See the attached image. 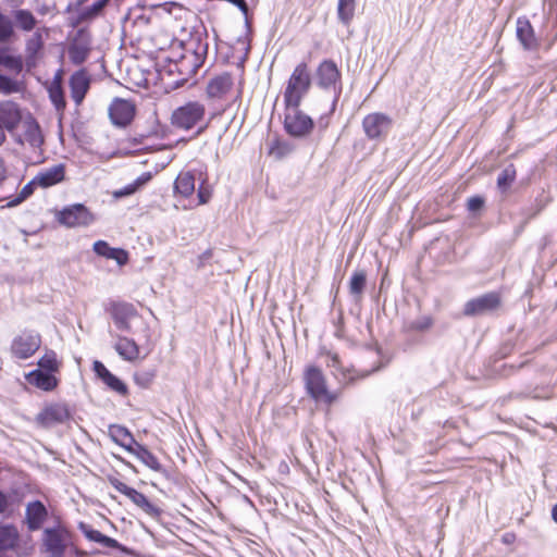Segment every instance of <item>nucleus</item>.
Here are the masks:
<instances>
[{
    "label": "nucleus",
    "instance_id": "nucleus-1",
    "mask_svg": "<svg viewBox=\"0 0 557 557\" xmlns=\"http://www.w3.org/2000/svg\"><path fill=\"white\" fill-rule=\"evenodd\" d=\"M311 77L306 63H299L293 71L285 91V106H300L302 98L309 91Z\"/></svg>",
    "mask_w": 557,
    "mask_h": 557
},
{
    "label": "nucleus",
    "instance_id": "nucleus-2",
    "mask_svg": "<svg viewBox=\"0 0 557 557\" xmlns=\"http://www.w3.org/2000/svg\"><path fill=\"white\" fill-rule=\"evenodd\" d=\"M71 543L72 534L62 524L46 528L41 535V548L47 557H63Z\"/></svg>",
    "mask_w": 557,
    "mask_h": 557
},
{
    "label": "nucleus",
    "instance_id": "nucleus-3",
    "mask_svg": "<svg viewBox=\"0 0 557 557\" xmlns=\"http://www.w3.org/2000/svg\"><path fill=\"white\" fill-rule=\"evenodd\" d=\"M206 115V106L200 101H188L177 107L171 114V124L180 129L189 131L201 123Z\"/></svg>",
    "mask_w": 557,
    "mask_h": 557
},
{
    "label": "nucleus",
    "instance_id": "nucleus-4",
    "mask_svg": "<svg viewBox=\"0 0 557 557\" xmlns=\"http://www.w3.org/2000/svg\"><path fill=\"white\" fill-rule=\"evenodd\" d=\"M305 385L308 394L317 401L332 404L336 400L337 395L327 391L325 377L322 371L310 366L305 370Z\"/></svg>",
    "mask_w": 557,
    "mask_h": 557
},
{
    "label": "nucleus",
    "instance_id": "nucleus-5",
    "mask_svg": "<svg viewBox=\"0 0 557 557\" xmlns=\"http://www.w3.org/2000/svg\"><path fill=\"white\" fill-rule=\"evenodd\" d=\"M361 125L369 140L383 141L393 127V120L385 113L372 112L362 119Z\"/></svg>",
    "mask_w": 557,
    "mask_h": 557
},
{
    "label": "nucleus",
    "instance_id": "nucleus-6",
    "mask_svg": "<svg viewBox=\"0 0 557 557\" xmlns=\"http://www.w3.org/2000/svg\"><path fill=\"white\" fill-rule=\"evenodd\" d=\"M284 127L293 137H305L313 129L312 119L299 110V106H285Z\"/></svg>",
    "mask_w": 557,
    "mask_h": 557
},
{
    "label": "nucleus",
    "instance_id": "nucleus-7",
    "mask_svg": "<svg viewBox=\"0 0 557 557\" xmlns=\"http://www.w3.org/2000/svg\"><path fill=\"white\" fill-rule=\"evenodd\" d=\"M41 336L35 331H24L11 344V352L17 359L30 358L40 347Z\"/></svg>",
    "mask_w": 557,
    "mask_h": 557
},
{
    "label": "nucleus",
    "instance_id": "nucleus-8",
    "mask_svg": "<svg viewBox=\"0 0 557 557\" xmlns=\"http://www.w3.org/2000/svg\"><path fill=\"white\" fill-rule=\"evenodd\" d=\"M110 484L121 494L128 497L137 507H139L145 513L152 518L160 516L161 510L154 504L150 503L149 499L137 490L126 485L116 478H109Z\"/></svg>",
    "mask_w": 557,
    "mask_h": 557
},
{
    "label": "nucleus",
    "instance_id": "nucleus-9",
    "mask_svg": "<svg viewBox=\"0 0 557 557\" xmlns=\"http://www.w3.org/2000/svg\"><path fill=\"white\" fill-rule=\"evenodd\" d=\"M109 312L115 326L123 332H132V321L141 320L136 308L128 302H112Z\"/></svg>",
    "mask_w": 557,
    "mask_h": 557
},
{
    "label": "nucleus",
    "instance_id": "nucleus-10",
    "mask_svg": "<svg viewBox=\"0 0 557 557\" xmlns=\"http://www.w3.org/2000/svg\"><path fill=\"white\" fill-rule=\"evenodd\" d=\"M72 418L67 405L53 403L47 405L36 417V421L44 428H52L63 424Z\"/></svg>",
    "mask_w": 557,
    "mask_h": 557
},
{
    "label": "nucleus",
    "instance_id": "nucleus-11",
    "mask_svg": "<svg viewBox=\"0 0 557 557\" xmlns=\"http://www.w3.org/2000/svg\"><path fill=\"white\" fill-rule=\"evenodd\" d=\"M58 221L66 227L88 226L94 222V215L81 205H73L59 212Z\"/></svg>",
    "mask_w": 557,
    "mask_h": 557
},
{
    "label": "nucleus",
    "instance_id": "nucleus-12",
    "mask_svg": "<svg viewBox=\"0 0 557 557\" xmlns=\"http://www.w3.org/2000/svg\"><path fill=\"white\" fill-rule=\"evenodd\" d=\"M500 305V297L497 293H487L466 302L465 315H482L494 311Z\"/></svg>",
    "mask_w": 557,
    "mask_h": 557
},
{
    "label": "nucleus",
    "instance_id": "nucleus-13",
    "mask_svg": "<svg viewBox=\"0 0 557 557\" xmlns=\"http://www.w3.org/2000/svg\"><path fill=\"white\" fill-rule=\"evenodd\" d=\"M135 111L136 108L132 101L115 98L109 107V116L114 125L124 127L132 122Z\"/></svg>",
    "mask_w": 557,
    "mask_h": 557
},
{
    "label": "nucleus",
    "instance_id": "nucleus-14",
    "mask_svg": "<svg viewBox=\"0 0 557 557\" xmlns=\"http://www.w3.org/2000/svg\"><path fill=\"white\" fill-rule=\"evenodd\" d=\"M21 535L16 525L0 522V555L8 552L17 553Z\"/></svg>",
    "mask_w": 557,
    "mask_h": 557
},
{
    "label": "nucleus",
    "instance_id": "nucleus-15",
    "mask_svg": "<svg viewBox=\"0 0 557 557\" xmlns=\"http://www.w3.org/2000/svg\"><path fill=\"white\" fill-rule=\"evenodd\" d=\"M114 350L124 361L135 362L140 359L141 347L131 337L116 335Z\"/></svg>",
    "mask_w": 557,
    "mask_h": 557
},
{
    "label": "nucleus",
    "instance_id": "nucleus-16",
    "mask_svg": "<svg viewBox=\"0 0 557 557\" xmlns=\"http://www.w3.org/2000/svg\"><path fill=\"white\" fill-rule=\"evenodd\" d=\"M21 120L22 114L15 102L9 100L0 102V127L3 131H13Z\"/></svg>",
    "mask_w": 557,
    "mask_h": 557
},
{
    "label": "nucleus",
    "instance_id": "nucleus-17",
    "mask_svg": "<svg viewBox=\"0 0 557 557\" xmlns=\"http://www.w3.org/2000/svg\"><path fill=\"white\" fill-rule=\"evenodd\" d=\"M319 86L323 88L336 87L341 79V73L336 64L331 60H324L317 70Z\"/></svg>",
    "mask_w": 557,
    "mask_h": 557
},
{
    "label": "nucleus",
    "instance_id": "nucleus-18",
    "mask_svg": "<svg viewBox=\"0 0 557 557\" xmlns=\"http://www.w3.org/2000/svg\"><path fill=\"white\" fill-rule=\"evenodd\" d=\"M92 369L97 376L112 391L116 392L120 395L127 394V386L124 382H122L117 376L111 373L106 366L98 360H95L92 363Z\"/></svg>",
    "mask_w": 557,
    "mask_h": 557
},
{
    "label": "nucleus",
    "instance_id": "nucleus-19",
    "mask_svg": "<svg viewBox=\"0 0 557 557\" xmlns=\"http://www.w3.org/2000/svg\"><path fill=\"white\" fill-rule=\"evenodd\" d=\"M90 86V78L86 71L79 70L70 78L71 97L74 102L79 106Z\"/></svg>",
    "mask_w": 557,
    "mask_h": 557
},
{
    "label": "nucleus",
    "instance_id": "nucleus-20",
    "mask_svg": "<svg viewBox=\"0 0 557 557\" xmlns=\"http://www.w3.org/2000/svg\"><path fill=\"white\" fill-rule=\"evenodd\" d=\"M65 166L64 164H55L51 168L45 169L34 177V183L37 186L47 188L53 186L64 180Z\"/></svg>",
    "mask_w": 557,
    "mask_h": 557
},
{
    "label": "nucleus",
    "instance_id": "nucleus-21",
    "mask_svg": "<svg viewBox=\"0 0 557 557\" xmlns=\"http://www.w3.org/2000/svg\"><path fill=\"white\" fill-rule=\"evenodd\" d=\"M233 87V79L228 73L220 74L208 83L207 95L209 98L221 99Z\"/></svg>",
    "mask_w": 557,
    "mask_h": 557
},
{
    "label": "nucleus",
    "instance_id": "nucleus-22",
    "mask_svg": "<svg viewBox=\"0 0 557 557\" xmlns=\"http://www.w3.org/2000/svg\"><path fill=\"white\" fill-rule=\"evenodd\" d=\"M92 248L98 256L114 260L121 267L128 262V252L126 250L110 247L104 240H97Z\"/></svg>",
    "mask_w": 557,
    "mask_h": 557
},
{
    "label": "nucleus",
    "instance_id": "nucleus-23",
    "mask_svg": "<svg viewBox=\"0 0 557 557\" xmlns=\"http://www.w3.org/2000/svg\"><path fill=\"white\" fill-rule=\"evenodd\" d=\"M48 516L47 509L39 500L32 502L26 507V521L30 531L39 530Z\"/></svg>",
    "mask_w": 557,
    "mask_h": 557
},
{
    "label": "nucleus",
    "instance_id": "nucleus-24",
    "mask_svg": "<svg viewBox=\"0 0 557 557\" xmlns=\"http://www.w3.org/2000/svg\"><path fill=\"white\" fill-rule=\"evenodd\" d=\"M24 131L20 137V143L36 149L39 148L44 143V137L39 125L34 120H27L24 122Z\"/></svg>",
    "mask_w": 557,
    "mask_h": 557
},
{
    "label": "nucleus",
    "instance_id": "nucleus-25",
    "mask_svg": "<svg viewBox=\"0 0 557 557\" xmlns=\"http://www.w3.org/2000/svg\"><path fill=\"white\" fill-rule=\"evenodd\" d=\"M110 438L125 450L133 451L134 446L137 444L132 433L122 425L112 424L109 426Z\"/></svg>",
    "mask_w": 557,
    "mask_h": 557
},
{
    "label": "nucleus",
    "instance_id": "nucleus-26",
    "mask_svg": "<svg viewBox=\"0 0 557 557\" xmlns=\"http://www.w3.org/2000/svg\"><path fill=\"white\" fill-rule=\"evenodd\" d=\"M26 381L30 384L40 388L42 391H52L58 381L54 375L50 372H45L40 369L33 370L28 374H26Z\"/></svg>",
    "mask_w": 557,
    "mask_h": 557
},
{
    "label": "nucleus",
    "instance_id": "nucleus-27",
    "mask_svg": "<svg viewBox=\"0 0 557 557\" xmlns=\"http://www.w3.org/2000/svg\"><path fill=\"white\" fill-rule=\"evenodd\" d=\"M78 529L82 531L85 537L91 542L99 543L103 547L108 548H121V544L116 540L102 534L100 531L92 529L90 525L84 522L78 524Z\"/></svg>",
    "mask_w": 557,
    "mask_h": 557
},
{
    "label": "nucleus",
    "instance_id": "nucleus-28",
    "mask_svg": "<svg viewBox=\"0 0 557 557\" xmlns=\"http://www.w3.org/2000/svg\"><path fill=\"white\" fill-rule=\"evenodd\" d=\"M89 41L83 36L75 38L69 48V58L72 63L79 65L86 61L89 55Z\"/></svg>",
    "mask_w": 557,
    "mask_h": 557
},
{
    "label": "nucleus",
    "instance_id": "nucleus-29",
    "mask_svg": "<svg viewBox=\"0 0 557 557\" xmlns=\"http://www.w3.org/2000/svg\"><path fill=\"white\" fill-rule=\"evenodd\" d=\"M516 33L524 49L531 50L536 47L533 27L528 20L518 18Z\"/></svg>",
    "mask_w": 557,
    "mask_h": 557
},
{
    "label": "nucleus",
    "instance_id": "nucleus-30",
    "mask_svg": "<svg viewBox=\"0 0 557 557\" xmlns=\"http://www.w3.org/2000/svg\"><path fill=\"white\" fill-rule=\"evenodd\" d=\"M13 24L17 27V29L30 33L36 28L37 18L36 16L26 9H16L12 11Z\"/></svg>",
    "mask_w": 557,
    "mask_h": 557
},
{
    "label": "nucleus",
    "instance_id": "nucleus-31",
    "mask_svg": "<svg viewBox=\"0 0 557 557\" xmlns=\"http://www.w3.org/2000/svg\"><path fill=\"white\" fill-rule=\"evenodd\" d=\"M195 175L190 171L181 172L174 183V189L183 197H189L195 191Z\"/></svg>",
    "mask_w": 557,
    "mask_h": 557
},
{
    "label": "nucleus",
    "instance_id": "nucleus-32",
    "mask_svg": "<svg viewBox=\"0 0 557 557\" xmlns=\"http://www.w3.org/2000/svg\"><path fill=\"white\" fill-rule=\"evenodd\" d=\"M46 28H37L25 42V52L28 60H35L44 47V32Z\"/></svg>",
    "mask_w": 557,
    "mask_h": 557
},
{
    "label": "nucleus",
    "instance_id": "nucleus-33",
    "mask_svg": "<svg viewBox=\"0 0 557 557\" xmlns=\"http://www.w3.org/2000/svg\"><path fill=\"white\" fill-rule=\"evenodd\" d=\"M129 454L134 455L151 470L159 471L161 469L158 458L139 443L134 446L133 451H129Z\"/></svg>",
    "mask_w": 557,
    "mask_h": 557
},
{
    "label": "nucleus",
    "instance_id": "nucleus-34",
    "mask_svg": "<svg viewBox=\"0 0 557 557\" xmlns=\"http://www.w3.org/2000/svg\"><path fill=\"white\" fill-rule=\"evenodd\" d=\"M367 283V274L364 271H355L349 281V293L356 298L360 299Z\"/></svg>",
    "mask_w": 557,
    "mask_h": 557
},
{
    "label": "nucleus",
    "instance_id": "nucleus-35",
    "mask_svg": "<svg viewBox=\"0 0 557 557\" xmlns=\"http://www.w3.org/2000/svg\"><path fill=\"white\" fill-rule=\"evenodd\" d=\"M356 0H338L337 16L344 25H349L354 18Z\"/></svg>",
    "mask_w": 557,
    "mask_h": 557
},
{
    "label": "nucleus",
    "instance_id": "nucleus-36",
    "mask_svg": "<svg viewBox=\"0 0 557 557\" xmlns=\"http://www.w3.org/2000/svg\"><path fill=\"white\" fill-rule=\"evenodd\" d=\"M109 0H97L90 7L84 8L78 16V22L92 20L107 7Z\"/></svg>",
    "mask_w": 557,
    "mask_h": 557
},
{
    "label": "nucleus",
    "instance_id": "nucleus-37",
    "mask_svg": "<svg viewBox=\"0 0 557 557\" xmlns=\"http://www.w3.org/2000/svg\"><path fill=\"white\" fill-rule=\"evenodd\" d=\"M14 34L15 30L13 22L0 12V44L10 41Z\"/></svg>",
    "mask_w": 557,
    "mask_h": 557
},
{
    "label": "nucleus",
    "instance_id": "nucleus-38",
    "mask_svg": "<svg viewBox=\"0 0 557 557\" xmlns=\"http://www.w3.org/2000/svg\"><path fill=\"white\" fill-rule=\"evenodd\" d=\"M516 178V169L513 165L506 166L497 178V186L500 190L505 191L513 183Z\"/></svg>",
    "mask_w": 557,
    "mask_h": 557
},
{
    "label": "nucleus",
    "instance_id": "nucleus-39",
    "mask_svg": "<svg viewBox=\"0 0 557 557\" xmlns=\"http://www.w3.org/2000/svg\"><path fill=\"white\" fill-rule=\"evenodd\" d=\"M154 377H156L154 369H143V370H138L134 373L135 383L143 388L149 387L150 384L153 382Z\"/></svg>",
    "mask_w": 557,
    "mask_h": 557
},
{
    "label": "nucleus",
    "instance_id": "nucleus-40",
    "mask_svg": "<svg viewBox=\"0 0 557 557\" xmlns=\"http://www.w3.org/2000/svg\"><path fill=\"white\" fill-rule=\"evenodd\" d=\"M38 366L40 370H46L47 372H55L59 369V363L57 360V355L54 351H47L39 360Z\"/></svg>",
    "mask_w": 557,
    "mask_h": 557
},
{
    "label": "nucleus",
    "instance_id": "nucleus-41",
    "mask_svg": "<svg viewBox=\"0 0 557 557\" xmlns=\"http://www.w3.org/2000/svg\"><path fill=\"white\" fill-rule=\"evenodd\" d=\"M17 91H20L18 83L0 74V92L9 95Z\"/></svg>",
    "mask_w": 557,
    "mask_h": 557
},
{
    "label": "nucleus",
    "instance_id": "nucleus-42",
    "mask_svg": "<svg viewBox=\"0 0 557 557\" xmlns=\"http://www.w3.org/2000/svg\"><path fill=\"white\" fill-rule=\"evenodd\" d=\"M34 185H36V183H34V178L28 183L26 184L21 193L18 194V196L16 198H14L13 200H11L10 202H8V207H15L17 205H20L21 202H23L25 199H27L34 191Z\"/></svg>",
    "mask_w": 557,
    "mask_h": 557
},
{
    "label": "nucleus",
    "instance_id": "nucleus-43",
    "mask_svg": "<svg viewBox=\"0 0 557 557\" xmlns=\"http://www.w3.org/2000/svg\"><path fill=\"white\" fill-rule=\"evenodd\" d=\"M50 99L57 108V110L64 109L65 101L60 85L50 88Z\"/></svg>",
    "mask_w": 557,
    "mask_h": 557
},
{
    "label": "nucleus",
    "instance_id": "nucleus-44",
    "mask_svg": "<svg viewBox=\"0 0 557 557\" xmlns=\"http://www.w3.org/2000/svg\"><path fill=\"white\" fill-rule=\"evenodd\" d=\"M141 334H143V337L145 339V344H144V348H147V354L148 355L151 349H152V343H151V329L149 326L148 323H146L145 321L141 320Z\"/></svg>",
    "mask_w": 557,
    "mask_h": 557
},
{
    "label": "nucleus",
    "instance_id": "nucleus-45",
    "mask_svg": "<svg viewBox=\"0 0 557 557\" xmlns=\"http://www.w3.org/2000/svg\"><path fill=\"white\" fill-rule=\"evenodd\" d=\"M484 206V199L480 196H473L468 199L467 208L471 212L479 211Z\"/></svg>",
    "mask_w": 557,
    "mask_h": 557
},
{
    "label": "nucleus",
    "instance_id": "nucleus-46",
    "mask_svg": "<svg viewBox=\"0 0 557 557\" xmlns=\"http://www.w3.org/2000/svg\"><path fill=\"white\" fill-rule=\"evenodd\" d=\"M137 190L138 189L136 188V185H134L132 183V184H128V185L124 186L121 189L115 190L113 195H114L115 198H122V197H125V196L133 195Z\"/></svg>",
    "mask_w": 557,
    "mask_h": 557
},
{
    "label": "nucleus",
    "instance_id": "nucleus-47",
    "mask_svg": "<svg viewBox=\"0 0 557 557\" xmlns=\"http://www.w3.org/2000/svg\"><path fill=\"white\" fill-rule=\"evenodd\" d=\"M326 364H327V367L333 368L335 370H339L341 369V361H339V358H338V356L336 354L327 355Z\"/></svg>",
    "mask_w": 557,
    "mask_h": 557
},
{
    "label": "nucleus",
    "instance_id": "nucleus-48",
    "mask_svg": "<svg viewBox=\"0 0 557 557\" xmlns=\"http://www.w3.org/2000/svg\"><path fill=\"white\" fill-rule=\"evenodd\" d=\"M151 178V174L146 172L143 173L140 176H138L133 184L136 185V188L139 189L141 186H144L147 182H149Z\"/></svg>",
    "mask_w": 557,
    "mask_h": 557
},
{
    "label": "nucleus",
    "instance_id": "nucleus-49",
    "mask_svg": "<svg viewBox=\"0 0 557 557\" xmlns=\"http://www.w3.org/2000/svg\"><path fill=\"white\" fill-rule=\"evenodd\" d=\"M198 198H199V203L205 205L211 198V193L208 189H203L202 187H200L198 189Z\"/></svg>",
    "mask_w": 557,
    "mask_h": 557
},
{
    "label": "nucleus",
    "instance_id": "nucleus-50",
    "mask_svg": "<svg viewBox=\"0 0 557 557\" xmlns=\"http://www.w3.org/2000/svg\"><path fill=\"white\" fill-rule=\"evenodd\" d=\"M9 502L5 494L0 492V513H3L8 508Z\"/></svg>",
    "mask_w": 557,
    "mask_h": 557
},
{
    "label": "nucleus",
    "instance_id": "nucleus-51",
    "mask_svg": "<svg viewBox=\"0 0 557 557\" xmlns=\"http://www.w3.org/2000/svg\"><path fill=\"white\" fill-rule=\"evenodd\" d=\"M4 64L5 65H9V66H16L18 69H21V62L17 61L16 59L12 58V57H7L5 60H4Z\"/></svg>",
    "mask_w": 557,
    "mask_h": 557
},
{
    "label": "nucleus",
    "instance_id": "nucleus-52",
    "mask_svg": "<svg viewBox=\"0 0 557 557\" xmlns=\"http://www.w3.org/2000/svg\"><path fill=\"white\" fill-rule=\"evenodd\" d=\"M5 1L14 10L20 9V7L24 3V0H5Z\"/></svg>",
    "mask_w": 557,
    "mask_h": 557
},
{
    "label": "nucleus",
    "instance_id": "nucleus-53",
    "mask_svg": "<svg viewBox=\"0 0 557 557\" xmlns=\"http://www.w3.org/2000/svg\"><path fill=\"white\" fill-rule=\"evenodd\" d=\"M4 177H5V175H4L3 162H2V159L0 158V182L3 181Z\"/></svg>",
    "mask_w": 557,
    "mask_h": 557
},
{
    "label": "nucleus",
    "instance_id": "nucleus-54",
    "mask_svg": "<svg viewBox=\"0 0 557 557\" xmlns=\"http://www.w3.org/2000/svg\"><path fill=\"white\" fill-rule=\"evenodd\" d=\"M552 517L555 522H557V504L552 509Z\"/></svg>",
    "mask_w": 557,
    "mask_h": 557
},
{
    "label": "nucleus",
    "instance_id": "nucleus-55",
    "mask_svg": "<svg viewBox=\"0 0 557 557\" xmlns=\"http://www.w3.org/2000/svg\"><path fill=\"white\" fill-rule=\"evenodd\" d=\"M5 141L4 131L0 127V146Z\"/></svg>",
    "mask_w": 557,
    "mask_h": 557
}]
</instances>
